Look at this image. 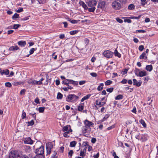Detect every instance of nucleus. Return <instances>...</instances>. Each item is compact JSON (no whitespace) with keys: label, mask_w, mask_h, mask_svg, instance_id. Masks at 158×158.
Instances as JSON below:
<instances>
[{"label":"nucleus","mask_w":158,"mask_h":158,"mask_svg":"<svg viewBox=\"0 0 158 158\" xmlns=\"http://www.w3.org/2000/svg\"><path fill=\"white\" fill-rule=\"evenodd\" d=\"M84 126L82 127L83 133H85L88 132H90L91 130V127H93L94 124L92 122L87 119L84 121Z\"/></svg>","instance_id":"obj_1"},{"label":"nucleus","mask_w":158,"mask_h":158,"mask_svg":"<svg viewBox=\"0 0 158 158\" xmlns=\"http://www.w3.org/2000/svg\"><path fill=\"white\" fill-rule=\"evenodd\" d=\"M44 146H41L40 148H37L35 150L36 156L34 158H44Z\"/></svg>","instance_id":"obj_2"},{"label":"nucleus","mask_w":158,"mask_h":158,"mask_svg":"<svg viewBox=\"0 0 158 158\" xmlns=\"http://www.w3.org/2000/svg\"><path fill=\"white\" fill-rule=\"evenodd\" d=\"M78 98L79 97L74 94H69L66 97V100L69 102H76Z\"/></svg>","instance_id":"obj_3"},{"label":"nucleus","mask_w":158,"mask_h":158,"mask_svg":"<svg viewBox=\"0 0 158 158\" xmlns=\"http://www.w3.org/2000/svg\"><path fill=\"white\" fill-rule=\"evenodd\" d=\"M55 146V141L52 142H48L46 144L47 154L49 155L51 152V149L53 148V146Z\"/></svg>","instance_id":"obj_4"},{"label":"nucleus","mask_w":158,"mask_h":158,"mask_svg":"<svg viewBox=\"0 0 158 158\" xmlns=\"http://www.w3.org/2000/svg\"><path fill=\"white\" fill-rule=\"evenodd\" d=\"M135 138L137 139L140 140L142 142H144L148 140L149 137L148 135L146 134L141 135L139 134L138 135H135Z\"/></svg>","instance_id":"obj_5"},{"label":"nucleus","mask_w":158,"mask_h":158,"mask_svg":"<svg viewBox=\"0 0 158 158\" xmlns=\"http://www.w3.org/2000/svg\"><path fill=\"white\" fill-rule=\"evenodd\" d=\"M112 6L114 9L116 10L120 9L122 6L121 4L119 2L116 1L112 3Z\"/></svg>","instance_id":"obj_6"},{"label":"nucleus","mask_w":158,"mask_h":158,"mask_svg":"<svg viewBox=\"0 0 158 158\" xmlns=\"http://www.w3.org/2000/svg\"><path fill=\"white\" fill-rule=\"evenodd\" d=\"M113 52L108 50L105 51L103 53L104 56L108 58H111L113 56Z\"/></svg>","instance_id":"obj_7"},{"label":"nucleus","mask_w":158,"mask_h":158,"mask_svg":"<svg viewBox=\"0 0 158 158\" xmlns=\"http://www.w3.org/2000/svg\"><path fill=\"white\" fill-rule=\"evenodd\" d=\"M18 155V153L16 151H11L9 154V158H17Z\"/></svg>","instance_id":"obj_8"},{"label":"nucleus","mask_w":158,"mask_h":158,"mask_svg":"<svg viewBox=\"0 0 158 158\" xmlns=\"http://www.w3.org/2000/svg\"><path fill=\"white\" fill-rule=\"evenodd\" d=\"M97 2L96 0H90L88 2L89 6H95L97 5Z\"/></svg>","instance_id":"obj_9"},{"label":"nucleus","mask_w":158,"mask_h":158,"mask_svg":"<svg viewBox=\"0 0 158 158\" xmlns=\"http://www.w3.org/2000/svg\"><path fill=\"white\" fill-rule=\"evenodd\" d=\"M23 141L25 144H32L33 143V140L29 137L24 138L23 139Z\"/></svg>","instance_id":"obj_10"},{"label":"nucleus","mask_w":158,"mask_h":158,"mask_svg":"<svg viewBox=\"0 0 158 158\" xmlns=\"http://www.w3.org/2000/svg\"><path fill=\"white\" fill-rule=\"evenodd\" d=\"M106 2L104 1H102L99 2L98 5V8H100L103 9L104 8L105 6Z\"/></svg>","instance_id":"obj_11"},{"label":"nucleus","mask_w":158,"mask_h":158,"mask_svg":"<svg viewBox=\"0 0 158 158\" xmlns=\"http://www.w3.org/2000/svg\"><path fill=\"white\" fill-rule=\"evenodd\" d=\"M142 16V15H139L138 16H130L125 17L124 20H130V19H138Z\"/></svg>","instance_id":"obj_12"},{"label":"nucleus","mask_w":158,"mask_h":158,"mask_svg":"<svg viewBox=\"0 0 158 158\" xmlns=\"http://www.w3.org/2000/svg\"><path fill=\"white\" fill-rule=\"evenodd\" d=\"M133 81L134 85H136L137 87H139L141 85L142 82L141 81H138L137 80L135 79H133Z\"/></svg>","instance_id":"obj_13"},{"label":"nucleus","mask_w":158,"mask_h":158,"mask_svg":"<svg viewBox=\"0 0 158 158\" xmlns=\"http://www.w3.org/2000/svg\"><path fill=\"white\" fill-rule=\"evenodd\" d=\"M139 58L140 59H143L146 61L147 60V55L146 54L145 52H143L139 56Z\"/></svg>","instance_id":"obj_14"},{"label":"nucleus","mask_w":158,"mask_h":158,"mask_svg":"<svg viewBox=\"0 0 158 158\" xmlns=\"http://www.w3.org/2000/svg\"><path fill=\"white\" fill-rule=\"evenodd\" d=\"M9 70L7 69L1 70L0 71V73L2 75H3V74L7 75L9 74Z\"/></svg>","instance_id":"obj_15"},{"label":"nucleus","mask_w":158,"mask_h":158,"mask_svg":"<svg viewBox=\"0 0 158 158\" xmlns=\"http://www.w3.org/2000/svg\"><path fill=\"white\" fill-rule=\"evenodd\" d=\"M147 75L146 72L145 71H143L139 72V74L138 76L140 77H143L146 76Z\"/></svg>","instance_id":"obj_16"},{"label":"nucleus","mask_w":158,"mask_h":158,"mask_svg":"<svg viewBox=\"0 0 158 158\" xmlns=\"http://www.w3.org/2000/svg\"><path fill=\"white\" fill-rule=\"evenodd\" d=\"M19 48L17 45L10 47L9 50V51H15L19 50Z\"/></svg>","instance_id":"obj_17"},{"label":"nucleus","mask_w":158,"mask_h":158,"mask_svg":"<svg viewBox=\"0 0 158 158\" xmlns=\"http://www.w3.org/2000/svg\"><path fill=\"white\" fill-rule=\"evenodd\" d=\"M72 130L71 129H69L68 131L65 132L63 134L64 136L65 137H69V136L68 135V134H69L70 132H72Z\"/></svg>","instance_id":"obj_18"},{"label":"nucleus","mask_w":158,"mask_h":158,"mask_svg":"<svg viewBox=\"0 0 158 158\" xmlns=\"http://www.w3.org/2000/svg\"><path fill=\"white\" fill-rule=\"evenodd\" d=\"M145 69L149 72L151 71L153 69V67L152 65H146Z\"/></svg>","instance_id":"obj_19"},{"label":"nucleus","mask_w":158,"mask_h":158,"mask_svg":"<svg viewBox=\"0 0 158 158\" xmlns=\"http://www.w3.org/2000/svg\"><path fill=\"white\" fill-rule=\"evenodd\" d=\"M19 45L22 47H24L26 44V43L25 41H20L18 42Z\"/></svg>","instance_id":"obj_20"},{"label":"nucleus","mask_w":158,"mask_h":158,"mask_svg":"<svg viewBox=\"0 0 158 158\" xmlns=\"http://www.w3.org/2000/svg\"><path fill=\"white\" fill-rule=\"evenodd\" d=\"M79 3L80 5H81L85 10L88 9V7L86 4L83 1L80 2Z\"/></svg>","instance_id":"obj_21"},{"label":"nucleus","mask_w":158,"mask_h":158,"mask_svg":"<svg viewBox=\"0 0 158 158\" xmlns=\"http://www.w3.org/2000/svg\"><path fill=\"white\" fill-rule=\"evenodd\" d=\"M91 95L90 94H88L87 95H86L81 100V102H83L85 100H87L91 96Z\"/></svg>","instance_id":"obj_22"},{"label":"nucleus","mask_w":158,"mask_h":158,"mask_svg":"<svg viewBox=\"0 0 158 158\" xmlns=\"http://www.w3.org/2000/svg\"><path fill=\"white\" fill-rule=\"evenodd\" d=\"M68 86L65 87H62V89L65 91H68L69 89H73V87L72 86L67 85Z\"/></svg>","instance_id":"obj_23"},{"label":"nucleus","mask_w":158,"mask_h":158,"mask_svg":"<svg viewBox=\"0 0 158 158\" xmlns=\"http://www.w3.org/2000/svg\"><path fill=\"white\" fill-rule=\"evenodd\" d=\"M69 129H71L70 126L68 125L63 127L62 131H68L69 130Z\"/></svg>","instance_id":"obj_24"},{"label":"nucleus","mask_w":158,"mask_h":158,"mask_svg":"<svg viewBox=\"0 0 158 158\" xmlns=\"http://www.w3.org/2000/svg\"><path fill=\"white\" fill-rule=\"evenodd\" d=\"M84 108V104L80 105L78 107V110L79 111H81L83 110Z\"/></svg>","instance_id":"obj_25"},{"label":"nucleus","mask_w":158,"mask_h":158,"mask_svg":"<svg viewBox=\"0 0 158 158\" xmlns=\"http://www.w3.org/2000/svg\"><path fill=\"white\" fill-rule=\"evenodd\" d=\"M114 53L115 56H118L119 58L121 57V54L118 52L117 49H115Z\"/></svg>","instance_id":"obj_26"},{"label":"nucleus","mask_w":158,"mask_h":158,"mask_svg":"<svg viewBox=\"0 0 158 158\" xmlns=\"http://www.w3.org/2000/svg\"><path fill=\"white\" fill-rule=\"evenodd\" d=\"M104 84L103 83H101L100 85L98 86L97 89L99 91H101L103 88V86Z\"/></svg>","instance_id":"obj_27"},{"label":"nucleus","mask_w":158,"mask_h":158,"mask_svg":"<svg viewBox=\"0 0 158 158\" xmlns=\"http://www.w3.org/2000/svg\"><path fill=\"white\" fill-rule=\"evenodd\" d=\"M48 0H37L39 3L40 4H43L46 3Z\"/></svg>","instance_id":"obj_28"},{"label":"nucleus","mask_w":158,"mask_h":158,"mask_svg":"<svg viewBox=\"0 0 158 158\" xmlns=\"http://www.w3.org/2000/svg\"><path fill=\"white\" fill-rule=\"evenodd\" d=\"M86 149L84 148L83 151L81 150L80 154V156H84L85 155V152Z\"/></svg>","instance_id":"obj_29"},{"label":"nucleus","mask_w":158,"mask_h":158,"mask_svg":"<svg viewBox=\"0 0 158 158\" xmlns=\"http://www.w3.org/2000/svg\"><path fill=\"white\" fill-rule=\"evenodd\" d=\"M106 103V102H100L98 103V107H97L96 106H95L96 107L97 109H98L99 107L101 106H102L104 105Z\"/></svg>","instance_id":"obj_30"},{"label":"nucleus","mask_w":158,"mask_h":158,"mask_svg":"<svg viewBox=\"0 0 158 158\" xmlns=\"http://www.w3.org/2000/svg\"><path fill=\"white\" fill-rule=\"evenodd\" d=\"M77 143V142L75 141H73L70 143V147H74Z\"/></svg>","instance_id":"obj_31"},{"label":"nucleus","mask_w":158,"mask_h":158,"mask_svg":"<svg viewBox=\"0 0 158 158\" xmlns=\"http://www.w3.org/2000/svg\"><path fill=\"white\" fill-rule=\"evenodd\" d=\"M123 96L122 95L119 94L115 97V99L116 100H120L123 99Z\"/></svg>","instance_id":"obj_32"},{"label":"nucleus","mask_w":158,"mask_h":158,"mask_svg":"<svg viewBox=\"0 0 158 158\" xmlns=\"http://www.w3.org/2000/svg\"><path fill=\"white\" fill-rule=\"evenodd\" d=\"M73 150H70L68 152V156L69 158H72L73 155Z\"/></svg>","instance_id":"obj_33"},{"label":"nucleus","mask_w":158,"mask_h":158,"mask_svg":"<svg viewBox=\"0 0 158 158\" xmlns=\"http://www.w3.org/2000/svg\"><path fill=\"white\" fill-rule=\"evenodd\" d=\"M63 98V95L60 93L58 92L57 96V99H61Z\"/></svg>","instance_id":"obj_34"},{"label":"nucleus","mask_w":158,"mask_h":158,"mask_svg":"<svg viewBox=\"0 0 158 158\" xmlns=\"http://www.w3.org/2000/svg\"><path fill=\"white\" fill-rule=\"evenodd\" d=\"M135 8V6L133 4H131L129 5L128 7V8L129 10H133Z\"/></svg>","instance_id":"obj_35"},{"label":"nucleus","mask_w":158,"mask_h":158,"mask_svg":"<svg viewBox=\"0 0 158 158\" xmlns=\"http://www.w3.org/2000/svg\"><path fill=\"white\" fill-rule=\"evenodd\" d=\"M139 122L144 127H146V124L143 120L141 119L139 120Z\"/></svg>","instance_id":"obj_36"},{"label":"nucleus","mask_w":158,"mask_h":158,"mask_svg":"<svg viewBox=\"0 0 158 158\" xmlns=\"http://www.w3.org/2000/svg\"><path fill=\"white\" fill-rule=\"evenodd\" d=\"M78 32V30H75L70 31L69 33L71 35H74L77 34Z\"/></svg>","instance_id":"obj_37"},{"label":"nucleus","mask_w":158,"mask_h":158,"mask_svg":"<svg viewBox=\"0 0 158 158\" xmlns=\"http://www.w3.org/2000/svg\"><path fill=\"white\" fill-rule=\"evenodd\" d=\"M128 70V69H123L122 70V71L121 74L123 75H124L127 73Z\"/></svg>","instance_id":"obj_38"},{"label":"nucleus","mask_w":158,"mask_h":158,"mask_svg":"<svg viewBox=\"0 0 158 158\" xmlns=\"http://www.w3.org/2000/svg\"><path fill=\"white\" fill-rule=\"evenodd\" d=\"M91 7V8H88V11L89 12H94L95 9V6H92Z\"/></svg>","instance_id":"obj_39"},{"label":"nucleus","mask_w":158,"mask_h":158,"mask_svg":"<svg viewBox=\"0 0 158 158\" xmlns=\"http://www.w3.org/2000/svg\"><path fill=\"white\" fill-rule=\"evenodd\" d=\"M45 109V107H40L38 108V111L40 113H43L44 112Z\"/></svg>","instance_id":"obj_40"},{"label":"nucleus","mask_w":158,"mask_h":158,"mask_svg":"<svg viewBox=\"0 0 158 158\" xmlns=\"http://www.w3.org/2000/svg\"><path fill=\"white\" fill-rule=\"evenodd\" d=\"M69 79H65V80L63 81H62V83L66 85H68L69 84Z\"/></svg>","instance_id":"obj_41"},{"label":"nucleus","mask_w":158,"mask_h":158,"mask_svg":"<svg viewBox=\"0 0 158 158\" xmlns=\"http://www.w3.org/2000/svg\"><path fill=\"white\" fill-rule=\"evenodd\" d=\"M112 81L111 80H108L106 81L105 83L106 85H108L112 83Z\"/></svg>","instance_id":"obj_42"},{"label":"nucleus","mask_w":158,"mask_h":158,"mask_svg":"<svg viewBox=\"0 0 158 158\" xmlns=\"http://www.w3.org/2000/svg\"><path fill=\"white\" fill-rule=\"evenodd\" d=\"M27 123L28 124V125H27L28 126H32L34 124V122L33 120H32L30 122H28Z\"/></svg>","instance_id":"obj_43"},{"label":"nucleus","mask_w":158,"mask_h":158,"mask_svg":"<svg viewBox=\"0 0 158 158\" xmlns=\"http://www.w3.org/2000/svg\"><path fill=\"white\" fill-rule=\"evenodd\" d=\"M21 84V82L20 81L17 82V81H15L14 82L13 84L14 85L17 86L19 85H20Z\"/></svg>","instance_id":"obj_44"},{"label":"nucleus","mask_w":158,"mask_h":158,"mask_svg":"<svg viewBox=\"0 0 158 158\" xmlns=\"http://www.w3.org/2000/svg\"><path fill=\"white\" fill-rule=\"evenodd\" d=\"M19 15L17 13H15L14 15L12 16V19H16L19 18Z\"/></svg>","instance_id":"obj_45"},{"label":"nucleus","mask_w":158,"mask_h":158,"mask_svg":"<svg viewBox=\"0 0 158 158\" xmlns=\"http://www.w3.org/2000/svg\"><path fill=\"white\" fill-rule=\"evenodd\" d=\"M20 25L18 24H14L13 26V28L15 29H17L20 26Z\"/></svg>","instance_id":"obj_46"},{"label":"nucleus","mask_w":158,"mask_h":158,"mask_svg":"<svg viewBox=\"0 0 158 158\" xmlns=\"http://www.w3.org/2000/svg\"><path fill=\"white\" fill-rule=\"evenodd\" d=\"M36 50V48H35H35H31L29 51L30 54L31 55V54H32L34 53L35 50Z\"/></svg>","instance_id":"obj_47"},{"label":"nucleus","mask_w":158,"mask_h":158,"mask_svg":"<svg viewBox=\"0 0 158 158\" xmlns=\"http://www.w3.org/2000/svg\"><path fill=\"white\" fill-rule=\"evenodd\" d=\"M24 110L23 111V113L22 115V119L25 118L26 117V113L24 112Z\"/></svg>","instance_id":"obj_48"},{"label":"nucleus","mask_w":158,"mask_h":158,"mask_svg":"<svg viewBox=\"0 0 158 158\" xmlns=\"http://www.w3.org/2000/svg\"><path fill=\"white\" fill-rule=\"evenodd\" d=\"M114 90V88L112 87H111L110 88H107L106 89V90L107 92L109 93L112 92Z\"/></svg>","instance_id":"obj_49"},{"label":"nucleus","mask_w":158,"mask_h":158,"mask_svg":"<svg viewBox=\"0 0 158 158\" xmlns=\"http://www.w3.org/2000/svg\"><path fill=\"white\" fill-rule=\"evenodd\" d=\"M139 71H140V70L139 69H138L137 68H135V74L136 75H137V76H138V73L139 74V72H140Z\"/></svg>","instance_id":"obj_50"},{"label":"nucleus","mask_w":158,"mask_h":158,"mask_svg":"<svg viewBox=\"0 0 158 158\" xmlns=\"http://www.w3.org/2000/svg\"><path fill=\"white\" fill-rule=\"evenodd\" d=\"M5 85L7 87H10L11 86V84L9 82H7L5 83Z\"/></svg>","instance_id":"obj_51"},{"label":"nucleus","mask_w":158,"mask_h":158,"mask_svg":"<svg viewBox=\"0 0 158 158\" xmlns=\"http://www.w3.org/2000/svg\"><path fill=\"white\" fill-rule=\"evenodd\" d=\"M82 145L85 146V149L87 148L88 146L89 145L88 144V142L87 141L83 142L82 143Z\"/></svg>","instance_id":"obj_52"},{"label":"nucleus","mask_w":158,"mask_h":158,"mask_svg":"<svg viewBox=\"0 0 158 158\" xmlns=\"http://www.w3.org/2000/svg\"><path fill=\"white\" fill-rule=\"evenodd\" d=\"M26 90L25 89H22L20 92V94L21 95H24L26 92Z\"/></svg>","instance_id":"obj_53"},{"label":"nucleus","mask_w":158,"mask_h":158,"mask_svg":"<svg viewBox=\"0 0 158 158\" xmlns=\"http://www.w3.org/2000/svg\"><path fill=\"white\" fill-rule=\"evenodd\" d=\"M146 0H141V5L143 6H144L146 4L147 2L146 1Z\"/></svg>","instance_id":"obj_54"},{"label":"nucleus","mask_w":158,"mask_h":158,"mask_svg":"<svg viewBox=\"0 0 158 158\" xmlns=\"http://www.w3.org/2000/svg\"><path fill=\"white\" fill-rule=\"evenodd\" d=\"M71 23L72 24H76L80 20H69Z\"/></svg>","instance_id":"obj_55"},{"label":"nucleus","mask_w":158,"mask_h":158,"mask_svg":"<svg viewBox=\"0 0 158 158\" xmlns=\"http://www.w3.org/2000/svg\"><path fill=\"white\" fill-rule=\"evenodd\" d=\"M46 82L44 83L45 85H47L48 84V81L50 80V79H48L49 76L48 75H47L46 76Z\"/></svg>","instance_id":"obj_56"},{"label":"nucleus","mask_w":158,"mask_h":158,"mask_svg":"<svg viewBox=\"0 0 158 158\" xmlns=\"http://www.w3.org/2000/svg\"><path fill=\"white\" fill-rule=\"evenodd\" d=\"M144 49V46L143 45H141L139 47V50L140 51H142Z\"/></svg>","instance_id":"obj_57"},{"label":"nucleus","mask_w":158,"mask_h":158,"mask_svg":"<svg viewBox=\"0 0 158 158\" xmlns=\"http://www.w3.org/2000/svg\"><path fill=\"white\" fill-rule=\"evenodd\" d=\"M57 154L56 152L54 151V152L52 154L51 156L52 158H56L57 157H56V156Z\"/></svg>","instance_id":"obj_58"},{"label":"nucleus","mask_w":158,"mask_h":158,"mask_svg":"<svg viewBox=\"0 0 158 158\" xmlns=\"http://www.w3.org/2000/svg\"><path fill=\"white\" fill-rule=\"evenodd\" d=\"M23 11V8L19 7V9L17 10L16 12L17 13H20Z\"/></svg>","instance_id":"obj_59"},{"label":"nucleus","mask_w":158,"mask_h":158,"mask_svg":"<svg viewBox=\"0 0 158 158\" xmlns=\"http://www.w3.org/2000/svg\"><path fill=\"white\" fill-rule=\"evenodd\" d=\"M90 75L94 77H96L97 76V74L95 73H90Z\"/></svg>","instance_id":"obj_60"},{"label":"nucleus","mask_w":158,"mask_h":158,"mask_svg":"<svg viewBox=\"0 0 158 158\" xmlns=\"http://www.w3.org/2000/svg\"><path fill=\"white\" fill-rule=\"evenodd\" d=\"M33 85H40V83L39 82V81H37L36 80H33Z\"/></svg>","instance_id":"obj_61"},{"label":"nucleus","mask_w":158,"mask_h":158,"mask_svg":"<svg viewBox=\"0 0 158 158\" xmlns=\"http://www.w3.org/2000/svg\"><path fill=\"white\" fill-rule=\"evenodd\" d=\"M33 80L30 79L28 80L27 81V83L29 84H33Z\"/></svg>","instance_id":"obj_62"},{"label":"nucleus","mask_w":158,"mask_h":158,"mask_svg":"<svg viewBox=\"0 0 158 158\" xmlns=\"http://www.w3.org/2000/svg\"><path fill=\"white\" fill-rule=\"evenodd\" d=\"M136 32H137L144 33L146 31L145 30H136Z\"/></svg>","instance_id":"obj_63"},{"label":"nucleus","mask_w":158,"mask_h":158,"mask_svg":"<svg viewBox=\"0 0 158 158\" xmlns=\"http://www.w3.org/2000/svg\"><path fill=\"white\" fill-rule=\"evenodd\" d=\"M19 158H29L28 156L26 155H22L19 156Z\"/></svg>","instance_id":"obj_64"}]
</instances>
